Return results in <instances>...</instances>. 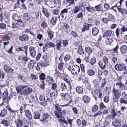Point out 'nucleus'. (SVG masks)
I'll use <instances>...</instances> for the list:
<instances>
[{"instance_id": "obj_45", "label": "nucleus", "mask_w": 127, "mask_h": 127, "mask_svg": "<svg viewBox=\"0 0 127 127\" xmlns=\"http://www.w3.org/2000/svg\"><path fill=\"white\" fill-rule=\"evenodd\" d=\"M108 18L109 20L111 21H113L114 19L113 16L111 14H109L108 16Z\"/></svg>"}, {"instance_id": "obj_31", "label": "nucleus", "mask_w": 127, "mask_h": 127, "mask_svg": "<svg viewBox=\"0 0 127 127\" xmlns=\"http://www.w3.org/2000/svg\"><path fill=\"white\" fill-rule=\"evenodd\" d=\"M87 73L90 76H93L95 74V72L93 70L90 69L88 71Z\"/></svg>"}, {"instance_id": "obj_16", "label": "nucleus", "mask_w": 127, "mask_h": 127, "mask_svg": "<svg viewBox=\"0 0 127 127\" xmlns=\"http://www.w3.org/2000/svg\"><path fill=\"white\" fill-rule=\"evenodd\" d=\"M64 98L66 100L69 101V103H70L71 99V97L70 94L68 93H65L64 95Z\"/></svg>"}, {"instance_id": "obj_53", "label": "nucleus", "mask_w": 127, "mask_h": 127, "mask_svg": "<svg viewBox=\"0 0 127 127\" xmlns=\"http://www.w3.org/2000/svg\"><path fill=\"white\" fill-rule=\"evenodd\" d=\"M56 110L55 111H61V108L59 105L57 104H56L55 105Z\"/></svg>"}, {"instance_id": "obj_17", "label": "nucleus", "mask_w": 127, "mask_h": 127, "mask_svg": "<svg viewBox=\"0 0 127 127\" xmlns=\"http://www.w3.org/2000/svg\"><path fill=\"white\" fill-rule=\"evenodd\" d=\"M112 31L110 30H108L104 32L103 34V37H107L110 36L112 34Z\"/></svg>"}, {"instance_id": "obj_25", "label": "nucleus", "mask_w": 127, "mask_h": 127, "mask_svg": "<svg viewBox=\"0 0 127 127\" xmlns=\"http://www.w3.org/2000/svg\"><path fill=\"white\" fill-rule=\"evenodd\" d=\"M112 39L110 38H108L106 39L105 43L107 45L110 44L112 42Z\"/></svg>"}, {"instance_id": "obj_6", "label": "nucleus", "mask_w": 127, "mask_h": 127, "mask_svg": "<svg viewBox=\"0 0 127 127\" xmlns=\"http://www.w3.org/2000/svg\"><path fill=\"white\" fill-rule=\"evenodd\" d=\"M26 87H27V85H22L21 86H18L16 88V90L18 93H19L20 94H23V90H24Z\"/></svg>"}, {"instance_id": "obj_38", "label": "nucleus", "mask_w": 127, "mask_h": 127, "mask_svg": "<svg viewBox=\"0 0 127 127\" xmlns=\"http://www.w3.org/2000/svg\"><path fill=\"white\" fill-rule=\"evenodd\" d=\"M35 115L34 118L35 119H37L39 118L40 115L38 112H36L34 113Z\"/></svg>"}, {"instance_id": "obj_37", "label": "nucleus", "mask_w": 127, "mask_h": 127, "mask_svg": "<svg viewBox=\"0 0 127 127\" xmlns=\"http://www.w3.org/2000/svg\"><path fill=\"white\" fill-rule=\"evenodd\" d=\"M8 94L7 92L6 91L4 92L2 98L3 100H5L8 97Z\"/></svg>"}, {"instance_id": "obj_61", "label": "nucleus", "mask_w": 127, "mask_h": 127, "mask_svg": "<svg viewBox=\"0 0 127 127\" xmlns=\"http://www.w3.org/2000/svg\"><path fill=\"white\" fill-rule=\"evenodd\" d=\"M63 44L64 46H66L68 44V41L66 40L63 41Z\"/></svg>"}, {"instance_id": "obj_40", "label": "nucleus", "mask_w": 127, "mask_h": 127, "mask_svg": "<svg viewBox=\"0 0 127 127\" xmlns=\"http://www.w3.org/2000/svg\"><path fill=\"white\" fill-rule=\"evenodd\" d=\"M120 102L121 104H127V100H125L123 98H120Z\"/></svg>"}, {"instance_id": "obj_48", "label": "nucleus", "mask_w": 127, "mask_h": 127, "mask_svg": "<svg viewBox=\"0 0 127 127\" xmlns=\"http://www.w3.org/2000/svg\"><path fill=\"white\" fill-rule=\"evenodd\" d=\"M45 76L44 74L42 73L39 76L40 79L41 80H43L45 79Z\"/></svg>"}, {"instance_id": "obj_60", "label": "nucleus", "mask_w": 127, "mask_h": 127, "mask_svg": "<svg viewBox=\"0 0 127 127\" xmlns=\"http://www.w3.org/2000/svg\"><path fill=\"white\" fill-rule=\"evenodd\" d=\"M61 87L62 88V89L63 90H65L66 89V86L64 83H62L61 84Z\"/></svg>"}, {"instance_id": "obj_35", "label": "nucleus", "mask_w": 127, "mask_h": 127, "mask_svg": "<svg viewBox=\"0 0 127 127\" xmlns=\"http://www.w3.org/2000/svg\"><path fill=\"white\" fill-rule=\"evenodd\" d=\"M57 20V18L55 17H52L51 20V24L53 25L56 24Z\"/></svg>"}, {"instance_id": "obj_15", "label": "nucleus", "mask_w": 127, "mask_h": 127, "mask_svg": "<svg viewBox=\"0 0 127 127\" xmlns=\"http://www.w3.org/2000/svg\"><path fill=\"white\" fill-rule=\"evenodd\" d=\"M99 30L96 27H94L92 29V34L94 36L96 35L98 33Z\"/></svg>"}, {"instance_id": "obj_10", "label": "nucleus", "mask_w": 127, "mask_h": 127, "mask_svg": "<svg viewBox=\"0 0 127 127\" xmlns=\"http://www.w3.org/2000/svg\"><path fill=\"white\" fill-rule=\"evenodd\" d=\"M25 114L26 116L29 120H31L32 118V117L31 113L28 110H27L25 111Z\"/></svg>"}, {"instance_id": "obj_50", "label": "nucleus", "mask_w": 127, "mask_h": 127, "mask_svg": "<svg viewBox=\"0 0 127 127\" xmlns=\"http://www.w3.org/2000/svg\"><path fill=\"white\" fill-rule=\"evenodd\" d=\"M102 59L104 63L105 64H107L108 63V60L106 56L103 57Z\"/></svg>"}, {"instance_id": "obj_23", "label": "nucleus", "mask_w": 127, "mask_h": 127, "mask_svg": "<svg viewBox=\"0 0 127 127\" xmlns=\"http://www.w3.org/2000/svg\"><path fill=\"white\" fill-rule=\"evenodd\" d=\"M15 122L16 124L17 125V126L20 127L23 125L22 120L20 119H18L17 120H16Z\"/></svg>"}, {"instance_id": "obj_36", "label": "nucleus", "mask_w": 127, "mask_h": 127, "mask_svg": "<svg viewBox=\"0 0 127 127\" xmlns=\"http://www.w3.org/2000/svg\"><path fill=\"white\" fill-rule=\"evenodd\" d=\"M1 123L2 124L6 126H8L10 125L9 122L5 120H3L1 121Z\"/></svg>"}, {"instance_id": "obj_54", "label": "nucleus", "mask_w": 127, "mask_h": 127, "mask_svg": "<svg viewBox=\"0 0 127 127\" xmlns=\"http://www.w3.org/2000/svg\"><path fill=\"white\" fill-rule=\"evenodd\" d=\"M109 97L108 96H106L104 97L103 99L104 102L107 103L109 101Z\"/></svg>"}, {"instance_id": "obj_26", "label": "nucleus", "mask_w": 127, "mask_h": 127, "mask_svg": "<svg viewBox=\"0 0 127 127\" xmlns=\"http://www.w3.org/2000/svg\"><path fill=\"white\" fill-rule=\"evenodd\" d=\"M7 111L5 109L2 110L0 114V116L1 117H3L5 116L7 114Z\"/></svg>"}, {"instance_id": "obj_44", "label": "nucleus", "mask_w": 127, "mask_h": 127, "mask_svg": "<svg viewBox=\"0 0 127 127\" xmlns=\"http://www.w3.org/2000/svg\"><path fill=\"white\" fill-rule=\"evenodd\" d=\"M86 85L87 86V88L90 90L91 89V85L89 83L88 81H86L85 82H84Z\"/></svg>"}, {"instance_id": "obj_22", "label": "nucleus", "mask_w": 127, "mask_h": 127, "mask_svg": "<svg viewBox=\"0 0 127 127\" xmlns=\"http://www.w3.org/2000/svg\"><path fill=\"white\" fill-rule=\"evenodd\" d=\"M68 10V9H65L63 10L61 12L59 18L60 16H61L62 18H63L65 14L67 13Z\"/></svg>"}, {"instance_id": "obj_7", "label": "nucleus", "mask_w": 127, "mask_h": 127, "mask_svg": "<svg viewBox=\"0 0 127 127\" xmlns=\"http://www.w3.org/2000/svg\"><path fill=\"white\" fill-rule=\"evenodd\" d=\"M29 50L31 55L33 57L35 56L36 52L35 49L32 46L29 47Z\"/></svg>"}, {"instance_id": "obj_57", "label": "nucleus", "mask_w": 127, "mask_h": 127, "mask_svg": "<svg viewBox=\"0 0 127 127\" xmlns=\"http://www.w3.org/2000/svg\"><path fill=\"white\" fill-rule=\"evenodd\" d=\"M6 27V26L5 24L2 23H0V28L5 29Z\"/></svg>"}, {"instance_id": "obj_4", "label": "nucleus", "mask_w": 127, "mask_h": 127, "mask_svg": "<svg viewBox=\"0 0 127 127\" xmlns=\"http://www.w3.org/2000/svg\"><path fill=\"white\" fill-rule=\"evenodd\" d=\"M14 19L17 21V23H14L12 24V27L14 29H16L19 28L20 27L23 26V24L21 20H17L15 19Z\"/></svg>"}, {"instance_id": "obj_56", "label": "nucleus", "mask_w": 127, "mask_h": 127, "mask_svg": "<svg viewBox=\"0 0 127 127\" xmlns=\"http://www.w3.org/2000/svg\"><path fill=\"white\" fill-rule=\"evenodd\" d=\"M95 8L97 11H100V5H98L95 6Z\"/></svg>"}, {"instance_id": "obj_59", "label": "nucleus", "mask_w": 127, "mask_h": 127, "mask_svg": "<svg viewBox=\"0 0 127 127\" xmlns=\"http://www.w3.org/2000/svg\"><path fill=\"white\" fill-rule=\"evenodd\" d=\"M98 106L96 105H95L92 108V111L94 112H95L98 109Z\"/></svg>"}, {"instance_id": "obj_18", "label": "nucleus", "mask_w": 127, "mask_h": 127, "mask_svg": "<svg viewBox=\"0 0 127 127\" xmlns=\"http://www.w3.org/2000/svg\"><path fill=\"white\" fill-rule=\"evenodd\" d=\"M4 70L7 73L12 72L13 70L11 68L10 66L6 65H4Z\"/></svg>"}, {"instance_id": "obj_21", "label": "nucleus", "mask_w": 127, "mask_h": 127, "mask_svg": "<svg viewBox=\"0 0 127 127\" xmlns=\"http://www.w3.org/2000/svg\"><path fill=\"white\" fill-rule=\"evenodd\" d=\"M42 11L44 14L47 17L49 16V14L47 9L45 8H43Z\"/></svg>"}, {"instance_id": "obj_46", "label": "nucleus", "mask_w": 127, "mask_h": 127, "mask_svg": "<svg viewBox=\"0 0 127 127\" xmlns=\"http://www.w3.org/2000/svg\"><path fill=\"white\" fill-rule=\"evenodd\" d=\"M85 50L86 52L88 53L87 54H90L92 52V50L89 48H86L85 49Z\"/></svg>"}, {"instance_id": "obj_63", "label": "nucleus", "mask_w": 127, "mask_h": 127, "mask_svg": "<svg viewBox=\"0 0 127 127\" xmlns=\"http://www.w3.org/2000/svg\"><path fill=\"white\" fill-rule=\"evenodd\" d=\"M47 24L45 22H43L41 25V27L43 28H45L47 27Z\"/></svg>"}, {"instance_id": "obj_1", "label": "nucleus", "mask_w": 127, "mask_h": 127, "mask_svg": "<svg viewBox=\"0 0 127 127\" xmlns=\"http://www.w3.org/2000/svg\"><path fill=\"white\" fill-rule=\"evenodd\" d=\"M68 69L73 74H77L80 70L79 66L76 65H73L72 67L70 66Z\"/></svg>"}, {"instance_id": "obj_51", "label": "nucleus", "mask_w": 127, "mask_h": 127, "mask_svg": "<svg viewBox=\"0 0 127 127\" xmlns=\"http://www.w3.org/2000/svg\"><path fill=\"white\" fill-rule=\"evenodd\" d=\"M111 114H112V117L113 118L116 115L115 109L114 108L112 109L111 110Z\"/></svg>"}, {"instance_id": "obj_41", "label": "nucleus", "mask_w": 127, "mask_h": 127, "mask_svg": "<svg viewBox=\"0 0 127 127\" xmlns=\"http://www.w3.org/2000/svg\"><path fill=\"white\" fill-rule=\"evenodd\" d=\"M31 77L32 80L36 79L38 77L37 75L35 74H31Z\"/></svg>"}, {"instance_id": "obj_8", "label": "nucleus", "mask_w": 127, "mask_h": 127, "mask_svg": "<svg viewBox=\"0 0 127 127\" xmlns=\"http://www.w3.org/2000/svg\"><path fill=\"white\" fill-rule=\"evenodd\" d=\"M124 87V85L121 83H116L114 85L113 89L119 90V89L122 88Z\"/></svg>"}, {"instance_id": "obj_64", "label": "nucleus", "mask_w": 127, "mask_h": 127, "mask_svg": "<svg viewBox=\"0 0 127 127\" xmlns=\"http://www.w3.org/2000/svg\"><path fill=\"white\" fill-rule=\"evenodd\" d=\"M118 46L117 45L113 49V52L114 53H117L118 52Z\"/></svg>"}, {"instance_id": "obj_34", "label": "nucleus", "mask_w": 127, "mask_h": 127, "mask_svg": "<svg viewBox=\"0 0 127 127\" xmlns=\"http://www.w3.org/2000/svg\"><path fill=\"white\" fill-rule=\"evenodd\" d=\"M46 46H49L52 47H54L55 46V44L52 42H47L45 43Z\"/></svg>"}, {"instance_id": "obj_42", "label": "nucleus", "mask_w": 127, "mask_h": 127, "mask_svg": "<svg viewBox=\"0 0 127 127\" xmlns=\"http://www.w3.org/2000/svg\"><path fill=\"white\" fill-rule=\"evenodd\" d=\"M26 107V106L24 104H22L21 106L20 109V112L21 113H22L24 111L25 112V107Z\"/></svg>"}, {"instance_id": "obj_29", "label": "nucleus", "mask_w": 127, "mask_h": 127, "mask_svg": "<svg viewBox=\"0 0 127 127\" xmlns=\"http://www.w3.org/2000/svg\"><path fill=\"white\" fill-rule=\"evenodd\" d=\"M80 10V7L77 6H76L73 8V12L75 14L77 13Z\"/></svg>"}, {"instance_id": "obj_3", "label": "nucleus", "mask_w": 127, "mask_h": 127, "mask_svg": "<svg viewBox=\"0 0 127 127\" xmlns=\"http://www.w3.org/2000/svg\"><path fill=\"white\" fill-rule=\"evenodd\" d=\"M115 69L117 70L122 71L125 70L124 72V74H125L127 73V70L126 68V67L124 64H117L115 65Z\"/></svg>"}, {"instance_id": "obj_55", "label": "nucleus", "mask_w": 127, "mask_h": 127, "mask_svg": "<svg viewBox=\"0 0 127 127\" xmlns=\"http://www.w3.org/2000/svg\"><path fill=\"white\" fill-rule=\"evenodd\" d=\"M70 58V55L69 54H67L64 58V60L65 61H68Z\"/></svg>"}, {"instance_id": "obj_24", "label": "nucleus", "mask_w": 127, "mask_h": 127, "mask_svg": "<svg viewBox=\"0 0 127 127\" xmlns=\"http://www.w3.org/2000/svg\"><path fill=\"white\" fill-rule=\"evenodd\" d=\"M49 116V115L48 113L43 114L42 116V118L40 120V121L41 122L43 121Z\"/></svg>"}, {"instance_id": "obj_9", "label": "nucleus", "mask_w": 127, "mask_h": 127, "mask_svg": "<svg viewBox=\"0 0 127 127\" xmlns=\"http://www.w3.org/2000/svg\"><path fill=\"white\" fill-rule=\"evenodd\" d=\"M19 39L22 41H27L29 39V36L27 34H24L20 36L19 37Z\"/></svg>"}, {"instance_id": "obj_19", "label": "nucleus", "mask_w": 127, "mask_h": 127, "mask_svg": "<svg viewBox=\"0 0 127 127\" xmlns=\"http://www.w3.org/2000/svg\"><path fill=\"white\" fill-rule=\"evenodd\" d=\"M121 53L123 54H125L127 51V47L125 45L122 46L120 48Z\"/></svg>"}, {"instance_id": "obj_5", "label": "nucleus", "mask_w": 127, "mask_h": 127, "mask_svg": "<svg viewBox=\"0 0 127 127\" xmlns=\"http://www.w3.org/2000/svg\"><path fill=\"white\" fill-rule=\"evenodd\" d=\"M32 91V89L27 85V87L23 90L22 93L24 95H27L30 94Z\"/></svg>"}, {"instance_id": "obj_39", "label": "nucleus", "mask_w": 127, "mask_h": 127, "mask_svg": "<svg viewBox=\"0 0 127 127\" xmlns=\"http://www.w3.org/2000/svg\"><path fill=\"white\" fill-rule=\"evenodd\" d=\"M57 43L56 44V48L58 50H60V47H61V40H59L58 41H57Z\"/></svg>"}, {"instance_id": "obj_33", "label": "nucleus", "mask_w": 127, "mask_h": 127, "mask_svg": "<svg viewBox=\"0 0 127 127\" xmlns=\"http://www.w3.org/2000/svg\"><path fill=\"white\" fill-rule=\"evenodd\" d=\"M78 52L79 54L80 55L83 54H84V52L81 46H79V47Z\"/></svg>"}, {"instance_id": "obj_58", "label": "nucleus", "mask_w": 127, "mask_h": 127, "mask_svg": "<svg viewBox=\"0 0 127 127\" xmlns=\"http://www.w3.org/2000/svg\"><path fill=\"white\" fill-rule=\"evenodd\" d=\"M96 60L95 58L93 57L92 58L91 60V64H93L96 62Z\"/></svg>"}, {"instance_id": "obj_28", "label": "nucleus", "mask_w": 127, "mask_h": 127, "mask_svg": "<svg viewBox=\"0 0 127 127\" xmlns=\"http://www.w3.org/2000/svg\"><path fill=\"white\" fill-rule=\"evenodd\" d=\"M76 90L77 92L79 94H81L83 92L82 88L79 87H77L76 88Z\"/></svg>"}, {"instance_id": "obj_2", "label": "nucleus", "mask_w": 127, "mask_h": 127, "mask_svg": "<svg viewBox=\"0 0 127 127\" xmlns=\"http://www.w3.org/2000/svg\"><path fill=\"white\" fill-rule=\"evenodd\" d=\"M113 95V100L115 102H117L118 101L119 98L121 96V93L118 91V90L113 89L112 91Z\"/></svg>"}, {"instance_id": "obj_47", "label": "nucleus", "mask_w": 127, "mask_h": 127, "mask_svg": "<svg viewBox=\"0 0 127 127\" xmlns=\"http://www.w3.org/2000/svg\"><path fill=\"white\" fill-rule=\"evenodd\" d=\"M51 89L53 90H55L57 87V85L55 83H53L51 86Z\"/></svg>"}, {"instance_id": "obj_14", "label": "nucleus", "mask_w": 127, "mask_h": 127, "mask_svg": "<svg viewBox=\"0 0 127 127\" xmlns=\"http://www.w3.org/2000/svg\"><path fill=\"white\" fill-rule=\"evenodd\" d=\"M12 34L9 33L4 35L2 38L3 41H8L10 39V37L12 35Z\"/></svg>"}, {"instance_id": "obj_62", "label": "nucleus", "mask_w": 127, "mask_h": 127, "mask_svg": "<svg viewBox=\"0 0 127 127\" xmlns=\"http://www.w3.org/2000/svg\"><path fill=\"white\" fill-rule=\"evenodd\" d=\"M122 94L123 97L125 99H127V95L125 92H123Z\"/></svg>"}, {"instance_id": "obj_49", "label": "nucleus", "mask_w": 127, "mask_h": 127, "mask_svg": "<svg viewBox=\"0 0 127 127\" xmlns=\"http://www.w3.org/2000/svg\"><path fill=\"white\" fill-rule=\"evenodd\" d=\"M41 66L40 63H38L37 66L36 67V69L38 71L39 70L41 67Z\"/></svg>"}, {"instance_id": "obj_20", "label": "nucleus", "mask_w": 127, "mask_h": 127, "mask_svg": "<svg viewBox=\"0 0 127 127\" xmlns=\"http://www.w3.org/2000/svg\"><path fill=\"white\" fill-rule=\"evenodd\" d=\"M54 113L57 118H60L62 117V114L61 111H55Z\"/></svg>"}, {"instance_id": "obj_12", "label": "nucleus", "mask_w": 127, "mask_h": 127, "mask_svg": "<svg viewBox=\"0 0 127 127\" xmlns=\"http://www.w3.org/2000/svg\"><path fill=\"white\" fill-rule=\"evenodd\" d=\"M82 100L85 103H88L91 100L90 97L87 95L83 96L82 98Z\"/></svg>"}, {"instance_id": "obj_13", "label": "nucleus", "mask_w": 127, "mask_h": 127, "mask_svg": "<svg viewBox=\"0 0 127 127\" xmlns=\"http://www.w3.org/2000/svg\"><path fill=\"white\" fill-rule=\"evenodd\" d=\"M36 63L35 60H31L28 64V67L30 69H32L33 68L34 64Z\"/></svg>"}, {"instance_id": "obj_27", "label": "nucleus", "mask_w": 127, "mask_h": 127, "mask_svg": "<svg viewBox=\"0 0 127 127\" xmlns=\"http://www.w3.org/2000/svg\"><path fill=\"white\" fill-rule=\"evenodd\" d=\"M24 18L27 20H29L30 18V16L28 13H25L24 16Z\"/></svg>"}, {"instance_id": "obj_43", "label": "nucleus", "mask_w": 127, "mask_h": 127, "mask_svg": "<svg viewBox=\"0 0 127 127\" xmlns=\"http://www.w3.org/2000/svg\"><path fill=\"white\" fill-rule=\"evenodd\" d=\"M98 64L101 68L103 69L105 67V65L106 64L104 63H103L101 61H100L98 63Z\"/></svg>"}, {"instance_id": "obj_32", "label": "nucleus", "mask_w": 127, "mask_h": 127, "mask_svg": "<svg viewBox=\"0 0 127 127\" xmlns=\"http://www.w3.org/2000/svg\"><path fill=\"white\" fill-rule=\"evenodd\" d=\"M90 24L85 25L83 26V28L82 29V32H84L86 30H87L88 29H89Z\"/></svg>"}, {"instance_id": "obj_11", "label": "nucleus", "mask_w": 127, "mask_h": 127, "mask_svg": "<svg viewBox=\"0 0 127 127\" xmlns=\"http://www.w3.org/2000/svg\"><path fill=\"white\" fill-rule=\"evenodd\" d=\"M112 124L114 126L117 127H120L121 126L120 123L116 119H113Z\"/></svg>"}, {"instance_id": "obj_52", "label": "nucleus", "mask_w": 127, "mask_h": 127, "mask_svg": "<svg viewBox=\"0 0 127 127\" xmlns=\"http://www.w3.org/2000/svg\"><path fill=\"white\" fill-rule=\"evenodd\" d=\"M40 64L41 66H45L47 65V64L44 60L42 61Z\"/></svg>"}, {"instance_id": "obj_30", "label": "nucleus", "mask_w": 127, "mask_h": 127, "mask_svg": "<svg viewBox=\"0 0 127 127\" xmlns=\"http://www.w3.org/2000/svg\"><path fill=\"white\" fill-rule=\"evenodd\" d=\"M86 8L88 12L91 13H93L95 11V10L94 7H86Z\"/></svg>"}]
</instances>
